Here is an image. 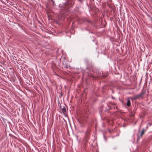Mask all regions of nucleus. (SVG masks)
Here are the masks:
<instances>
[{"label": "nucleus", "mask_w": 152, "mask_h": 152, "mask_svg": "<svg viewBox=\"0 0 152 152\" xmlns=\"http://www.w3.org/2000/svg\"><path fill=\"white\" fill-rule=\"evenodd\" d=\"M145 92L146 91L145 90L143 89L139 94L134 96L133 97V99H140V98L142 99L145 94Z\"/></svg>", "instance_id": "1"}, {"label": "nucleus", "mask_w": 152, "mask_h": 152, "mask_svg": "<svg viewBox=\"0 0 152 152\" xmlns=\"http://www.w3.org/2000/svg\"><path fill=\"white\" fill-rule=\"evenodd\" d=\"M74 4V2L73 0H69L66 2L64 8L66 9H68L70 7H72Z\"/></svg>", "instance_id": "2"}, {"label": "nucleus", "mask_w": 152, "mask_h": 152, "mask_svg": "<svg viewBox=\"0 0 152 152\" xmlns=\"http://www.w3.org/2000/svg\"><path fill=\"white\" fill-rule=\"evenodd\" d=\"M80 123L81 124H83L85 122V120L83 117H80V118L78 120Z\"/></svg>", "instance_id": "3"}, {"label": "nucleus", "mask_w": 152, "mask_h": 152, "mask_svg": "<svg viewBox=\"0 0 152 152\" xmlns=\"http://www.w3.org/2000/svg\"><path fill=\"white\" fill-rule=\"evenodd\" d=\"M111 105L113 106V108L114 109H115V108L117 109L118 107L117 106H115L116 104L115 103H111Z\"/></svg>", "instance_id": "4"}, {"label": "nucleus", "mask_w": 152, "mask_h": 152, "mask_svg": "<svg viewBox=\"0 0 152 152\" xmlns=\"http://www.w3.org/2000/svg\"><path fill=\"white\" fill-rule=\"evenodd\" d=\"M126 104V105L128 107H129L130 106V101L129 99H128L127 100Z\"/></svg>", "instance_id": "5"}, {"label": "nucleus", "mask_w": 152, "mask_h": 152, "mask_svg": "<svg viewBox=\"0 0 152 152\" xmlns=\"http://www.w3.org/2000/svg\"><path fill=\"white\" fill-rule=\"evenodd\" d=\"M90 133V131L89 130H87L86 133V136L88 137V136L89 134Z\"/></svg>", "instance_id": "6"}, {"label": "nucleus", "mask_w": 152, "mask_h": 152, "mask_svg": "<svg viewBox=\"0 0 152 152\" xmlns=\"http://www.w3.org/2000/svg\"><path fill=\"white\" fill-rule=\"evenodd\" d=\"M145 129H143L142 131V132H141V134H140V137H142V135L144 134L145 132Z\"/></svg>", "instance_id": "7"}, {"label": "nucleus", "mask_w": 152, "mask_h": 152, "mask_svg": "<svg viewBox=\"0 0 152 152\" xmlns=\"http://www.w3.org/2000/svg\"><path fill=\"white\" fill-rule=\"evenodd\" d=\"M62 111L63 113H65L66 112V109L65 108H63L62 109Z\"/></svg>", "instance_id": "8"}, {"label": "nucleus", "mask_w": 152, "mask_h": 152, "mask_svg": "<svg viewBox=\"0 0 152 152\" xmlns=\"http://www.w3.org/2000/svg\"><path fill=\"white\" fill-rule=\"evenodd\" d=\"M108 107H109V110H110L112 109L111 107L110 106V105H108Z\"/></svg>", "instance_id": "9"}, {"label": "nucleus", "mask_w": 152, "mask_h": 152, "mask_svg": "<svg viewBox=\"0 0 152 152\" xmlns=\"http://www.w3.org/2000/svg\"><path fill=\"white\" fill-rule=\"evenodd\" d=\"M149 124L150 126H151V124Z\"/></svg>", "instance_id": "10"}, {"label": "nucleus", "mask_w": 152, "mask_h": 152, "mask_svg": "<svg viewBox=\"0 0 152 152\" xmlns=\"http://www.w3.org/2000/svg\"><path fill=\"white\" fill-rule=\"evenodd\" d=\"M133 98V97H131V98Z\"/></svg>", "instance_id": "11"}]
</instances>
